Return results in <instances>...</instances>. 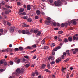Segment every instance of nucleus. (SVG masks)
<instances>
[{
    "label": "nucleus",
    "mask_w": 78,
    "mask_h": 78,
    "mask_svg": "<svg viewBox=\"0 0 78 78\" xmlns=\"http://www.w3.org/2000/svg\"><path fill=\"white\" fill-rule=\"evenodd\" d=\"M24 71V69L22 68L20 69V68H17L16 70V72H13V75L15 74L16 76L18 75V74H20L21 73H23Z\"/></svg>",
    "instance_id": "obj_1"
},
{
    "label": "nucleus",
    "mask_w": 78,
    "mask_h": 78,
    "mask_svg": "<svg viewBox=\"0 0 78 78\" xmlns=\"http://www.w3.org/2000/svg\"><path fill=\"white\" fill-rule=\"evenodd\" d=\"M54 3L55 6H61L62 3L60 0H58L57 2L55 1Z\"/></svg>",
    "instance_id": "obj_2"
},
{
    "label": "nucleus",
    "mask_w": 78,
    "mask_h": 78,
    "mask_svg": "<svg viewBox=\"0 0 78 78\" xmlns=\"http://www.w3.org/2000/svg\"><path fill=\"white\" fill-rule=\"evenodd\" d=\"M68 24L69 26L70 25L71 23L73 24L74 25H76V22L75 20H71L70 21H69L68 22Z\"/></svg>",
    "instance_id": "obj_3"
},
{
    "label": "nucleus",
    "mask_w": 78,
    "mask_h": 78,
    "mask_svg": "<svg viewBox=\"0 0 78 78\" xmlns=\"http://www.w3.org/2000/svg\"><path fill=\"white\" fill-rule=\"evenodd\" d=\"M75 36H73V41H74V40H76L77 41L78 40V34H76Z\"/></svg>",
    "instance_id": "obj_4"
},
{
    "label": "nucleus",
    "mask_w": 78,
    "mask_h": 78,
    "mask_svg": "<svg viewBox=\"0 0 78 78\" xmlns=\"http://www.w3.org/2000/svg\"><path fill=\"white\" fill-rule=\"evenodd\" d=\"M14 29L15 27H13L10 29V32H11V33L13 32L14 31Z\"/></svg>",
    "instance_id": "obj_5"
},
{
    "label": "nucleus",
    "mask_w": 78,
    "mask_h": 78,
    "mask_svg": "<svg viewBox=\"0 0 78 78\" xmlns=\"http://www.w3.org/2000/svg\"><path fill=\"white\" fill-rule=\"evenodd\" d=\"M69 42V40L67 38H65L63 40L62 42L64 43H68Z\"/></svg>",
    "instance_id": "obj_6"
},
{
    "label": "nucleus",
    "mask_w": 78,
    "mask_h": 78,
    "mask_svg": "<svg viewBox=\"0 0 78 78\" xmlns=\"http://www.w3.org/2000/svg\"><path fill=\"white\" fill-rule=\"evenodd\" d=\"M36 14L38 16H39L41 14V12L38 10H37L36 11Z\"/></svg>",
    "instance_id": "obj_7"
},
{
    "label": "nucleus",
    "mask_w": 78,
    "mask_h": 78,
    "mask_svg": "<svg viewBox=\"0 0 78 78\" xmlns=\"http://www.w3.org/2000/svg\"><path fill=\"white\" fill-rule=\"evenodd\" d=\"M31 9V6L30 5H27V10H30Z\"/></svg>",
    "instance_id": "obj_8"
},
{
    "label": "nucleus",
    "mask_w": 78,
    "mask_h": 78,
    "mask_svg": "<svg viewBox=\"0 0 78 78\" xmlns=\"http://www.w3.org/2000/svg\"><path fill=\"white\" fill-rule=\"evenodd\" d=\"M68 39L69 40V41L70 42H71L72 41L73 38L72 37H69Z\"/></svg>",
    "instance_id": "obj_9"
},
{
    "label": "nucleus",
    "mask_w": 78,
    "mask_h": 78,
    "mask_svg": "<svg viewBox=\"0 0 78 78\" xmlns=\"http://www.w3.org/2000/svg\"><path fill=\"white\" fill-rule=\"evenodd\" d=\"M66 54H67L69 56H70L71 55L69 50H66Z\"/></svg>",
    "instance_id": "obj_10"
},
{
    "label": "nucleus",
    "mask_w": 78,
    "mask_h": 78,
    "mask_svg": "<svg viewBox=\"0 0 78 78\" xmlns=\"http://www.w3.org/2000/svg\"><path fill=\"white\" fill-rule=\"evenodd\" d=\"M51 22V21H48L47 20H46L45 22V23L46 25H49V23H50Z\"/></svg>",
    "instance_id": "obj_11"
},
{
    "label": "nucleus",
    "mask_w": 78,
    "mask_h": 78,
    "mask_svg": "<svg viewBox=\"0 0 78 78\" xmlns=\"http://www.w3.org/2000/svg\"><path fill=\"white\" fill-rule=\"evenodd\" d=\"M45 66H46V65H45L44 64H43L41 66V69H43L45 68Z\"/></svg>",
    "instance_id": "obj_12"
},
{
    "label": "nucleus",
    "mask_w": 78,
    "mask_h": 78,
    "mask_svg": "<svg viewBox=\"0 0 78 78\" xmlns=\"http://www.w3.org/2000/svg\"><path fill=\"white\" fill-rule=\"evenodd\" d=\"M24 9H23L22 8L20 9L19 10V12L20 13L23 12H24Z\"/></svg>",
    "instance_id": "obj_13"
},
{
    "label": "nucleus",
    "mask_w": 78,
    "mask_h": 78,
    "mask_svg": "<svg viewBox=\"0 0 78 78\" xmlns=\"http://www.w3.org/2000/svg\"><path fill=\"white\" fill-rule=\"evenodd\" d=\"M61 61V60L60 59L58 58L56 59V62L57 63H58L59 62V61Z\"/></svg>",
    "instance_id": "obj_14"
},
{
    "label": "nucleus",
    "mask_w": 78,
    "mask_h": 78,
    "mask_svg": "<svg viewBox=\"0 0 78 78\" xmlns=\"http://www.w3.org/2000/svg\"><path fill=\"white\" fill-rule=\"evenodd\" d=\"M26 48L29 49L31 50L33 49V48L32 47H31V46H27L26 47Z\"/></svg>",
    "instance_id": "obj_15"
},
{
    "label": "nucleus",
    "mask_w": 78,
    "mask_h": 78,
    "mask_svg": "<svg viewBox=\"0 0 78 78\" xmlns=\"http://www.w3.org/2000/svg\"><path fill=\"white\" fill-rule=\"evenodd\" d=\"M18 48L19 50L21 51H22L23 49V47L22 46H20V47H19Z\"/></svg>",
    "instance_id": "obj_16"
},
{
    "label": "nucleus",
    "mask_w": 78,
    "mask_h": 78,
    "mask_svg": "<svg viewBox=\"0 0 78 78\" xmlns=\"http://www.w3.org/2000/svg\"><path fill=\"white\" fill-rule=\"evenodd\" d=\"M55 45V43H51L50 44V46L52 47H53Z\"/></svg>",
    "instance_id": "obj_17"
},
{
    "label": "nucleus",
    "mask_w": 78,
    "mask_h": 78,
    "mask_svg": "<svg viewBox=\"0 0 78 78\" xmlns=\"http://www.w3.org/2000/svg\"><path fill=\"white\" fill-rule=\"evenodd\" d=\"M45 38H44L41 41V43L42 44H43L45 43Z\"/></svg>",
    "instance_id": "obj_18"
},
{
    "label": "nucleus",
    "mask_w": 78,
    "mask_h": 78,
    "mask_svg": "<svg viewBox=\"0 0 78 78\" xmlns=\"http://www.w3.org/2000/svg\"><path fill=\"white\" fill-rule=\"evenodd\" d=\"M20 59H18L17 60L16 63L17 64H19L20 62Z\"/></svg>",
    "instance_id": "obj_19"
},
{
    "label": "nucleus",
    "mask_w": 78,
    "mask_h": 78,
    "mask_svg": "<svg viewBox=\"0 0 78 78\" xmlns=\"http://www.w3.org/2000/svg\"><path fill=\"white\" fill-rule=\"evenodd\" d=\"M72 50L73 51V50H75V51L76 52H78V48H76L75 49H72Z\"/></svg>",
    "instance_id": "obj_20"
},
{
    "label": "nucleus",
    "mask_w": 78,
    "mask_h": 78,
    "mask_svg": "<svg viewBox=\"0 0 78 78\" xmlns=\"http://www.w3.org/2000/svg\"><path fill=\"white\" fill-rule=\"evenodd\" d=\"M49 48V46H44V50H47Z\"/></svg>",
    "instance_id": "obj_21"
},
{
    "label": "nucleus",
    "mask_w": 78,
    "mask_h": 78,
    "mask_svg": "<svg viewBox=\"0 0 78 78\" xmlns=\"http://www.w3.org/2000/svg\"><path fill=\"white\" fill-rule=\"evenodd\" d=\"M47 66V67H48V69L50 68V63L49 62H48V63Z\"/></svg>",
    "instance_id": "obj_22"
},
{
    "label": "nucleus",
    "mask_w": 78,
    "mask_h": 78,
    "mask_svg": "<svg viewBox=\"0 0 78 78\" xmlns=\"http://www.w3.org/2000/svg\"><path fill=\"white\" fill-rule=\"evenodd\" d=\"M46 20H48V21H50L51 20V19L50 18V17H47L46 18Z\"/></svg>",
    "instance_id": "obj_23"
},
{
    "label": "nucleus",
    "mask_w": 78,
    "mask_h": 78,
    "mask_svg": "<svg viewBox=\"0 0 78 78\" xmlns=\"http://www.w3.org/2000/svg\"><path fill=\"white\" fill-rule=\"evenodd\" d=\"M11 48H7V49H6V52H7L9 51H10Z\"/></svg>",
    "instance_id": "obj_24"
},
{
    "label": "nucleus",
    "mask_w": 78,
    "mask_h": 78,
    "mask_svg": "<svg viewBox=\"0 0 78 78\" xmlns=\"http://www.w3.org/2000/svg\"><path fill=\"white\" fill-rule=\"evenodd\" d=\"M29 22H31L32 21V20L31 18H29L27 20Z\"/></svg>",
    "instance_id": "obj_25"
},
{
    "label": "nucleus",
    "mask_w": 78,
    "mask_h": 78,
    "mask_svg": "<svg viewBox=\"0 0 78 78\" xmlns=\"http://www.w3.org/2000/svg\"><path fill=\"white\" fill-rule=\"evenodd\" d=\"M34 32L35 33H37L38 32V30H34Z\"/></svg>",
    "instance_id": "obj_26"
},
{
    "label": "nucleus",
    "mask_w": 78,
    "mask_h": 78,
    "mask_svg": "<svg viewBox=\"0 0 78 78\" xmlns=\"http://www.w3.org/2000/svg\"><path fill=\"white\" fill-rule=\"evenodd\" d=\"M22 33L23 34H26V31L25 30H22Z\"/></svg>",
    "instance_id": "obj_27"
},
{
    "label": "nucleus",
    "mask_w": 78,
    "mask_h": 78,
    "mask_svg": "<svg viewBox=\"0 0 78 78\" xmlns=\"http://www.w3.org/2000/svg\"><path fill=\"white\" fill-rule=\"evenodd\" d=\"M55 61H54L51 62H50V64H51V65L54 64H55Z\"/></svg>",
    "instance_id": "obj_28"
},
{
    "label": "nucleus",
    "mask_w": 78,
    "mask_h": 78,
    "mask_svg": "<svg viewBox=\"0 0 78 78\" xmlns=\"http://www.w3.org/2000/svg\"><path fill=\"white\" fill-rule=\"evenodd\" d=\"M24 57H25V58L27 59L28 60H29V58H30L29 57H28V56H24Z\"/></svg>",
    "instance_id": "obj_29"
},
{
    "label": "nucleus",
    "mask_w": 78,
    "mask_h": 78,
    "mask_svg": "<svg viewBox=\"0 0 78 78\" xmlns=\"http://www.w3.org/2000/svg\"><path fill=\"white\" fill-rule=\"evenodd\" d=\"M41 34V31H38L37 33V35L38 36H39Z\"/></svg>",
    "instance_id": "obj_30"
},
{
    "label": "nucleus",
    "mask_w": 78,
    "mask_h": 78,
    "mask_svg": "<svg viewBox=\"0 0 78 78\" xmlns=\"http://www.w3.org/2000/svg\"><path fill=\"white\" fill-rule=\"evenodd\" d=\"M26 25L24 23H23L22 25V27L23 28H24V27H26Z\"/></svg>",
    "instance_id": "obj_31"
},
{
    "label": "nucleus",
    "mask_w": 78,
    "mask_h": 78,
    "mask_svg": "<svg viewBox=\"0 0 78 78\" xmlns=\"http://www.w3.org/2000/svg\"><path fill=\"white\" fill-rule=\"evenodd\" d=\"M14 50L16 51H19V48H15Z\"/></svg>",
    "instance_id": "obj_32"
},
{
    "label": "nucleus",
    "mask_w": 78,
    "mask_h": 78,
    "mask_svg": "<svg viewBox=\"0 0 78 78\" xmlns=\"http://www.w3.org/2000/svg\"><path fill=\"white\" fill-rule=\"evenodd\" d=\"M7 25L9 26H11V24L9 22H7Z\"/></svg>",
    "instance_id": "obj_33"
},
{
    "label": "nucleus",
    "mask_w": 78,
    "mask_h": 78,
    "mask_svg": "<svg viewBox=\"0 0 78 78\" xmlns=\"http://www.w3.org/2000/svg\"><path fill=\"white\" fill-rule=\"evenodd\" d=\"M69 59H70L69 58H67L66 60H65L64 61V62H67L68 61H69Z\"/></svg>",
    "instance_id": "obj_34"
},
{
    "label": "nucleus",
    "mask_w": 78,
    "mask_h": 78,
    "mask_svg": "<svg viewBox=\"0 0 78 78\" xmlns=\"http://www.w3.org/2000/svg\"><path fill=\"white\" fill-rule=\"evenodd\" d=\"M2 10H3V11H4V10H5V11H7V9L6 8L3 7L2 8Z\"/></svg>",
    "instance_id": "obj_35"
},
{
    "label": "nucleus",
    "mask_w": 78,
    "mask_h": 78,
    "mask_svg": "<svg viewBox=\"0 0 78 78\" xmlns=\"http://www.w3.org/2000/svg\"><path fill=\"white\" fill-rule=\"evenodd\" d=\"M65 26V24L63 23H62L61 24V27H63Z\"/></svg>",
    "instance_id": "obj_36"
},
{
    "label": "nucleus",
    "mask_w": 78,
    "mask_h": 78,
    "mask_svg": "<svg viewBox=\"0 0 78 78\" xmlns=\"http://www.w3.org/2000/svg\"><path fill=\"white\" fill-rule=\"evenodd\" d=\"M44 71H46V72H49V73H51V72L48 69H46L44 70Z\"/></svg>",
    "instance_id": "obj_37"
},
{
    "label": "nucleus",
    "mask_w": 78,
    "mask_h": 78,
    "mask_svg": "<svg viewBox=\"0 0 78 78\" xmlns=\"http://www.w3.org/2000/svg\"><path fill=\"white\" fill-rule=\"evenodd\" d=\"M0 63L1 64H3L4 63V62H3V60H1L0 61Z\"/></svg>",
    "instance_id": "obj_38"
},
{
    "label": "nucleus",
    "mask_w": 78,
    "mask_h": 78,
    "mask_svg": "<svg viewBox=\"0 0 78 78\" xmlns=\"http://www.w3.org/2000/svg\"><path fill=\"white\" fill-rule=\"evenodd\" d=\"M63 33V31H60L58 32V34H62Z\"/></svg>",
    "instance_id": "obj_39"
},
{
    "label": "nucleus",
    "mask_w": 78,
    "mask_h": 78,
    "mask_svg": "<svg viewBox=\"0 0 78 78\" xmlns=\"http://www.w3.org/2000/svg\"><path fill=\"white\" fill-rule=\"evenodd\" d=\"M28 18V17L27 16H25L23 17V19L24 20H27Z\"/></svg>",
    "instance_id": "obj_40"
},
{
    "label": "nucleus",
    "mask_w": 78,
    "mask_h": 78,
    "mask_svg": "<svg viewBox=\"0 0 78 78\" xmlns=\"http://www.w3.org/2000/svg\"><path fill=\"white\" fill-rule=\"evenodd\" d=\"M25 66L27 68H28L30 66V65L29 64H26L25 65Z\"/></svg>",
    "instance_id": "obj_41"
},
{
    "label": "nucleus",
    "mask_w": 78,
    "mask_h": 78,
    "mask_svg": "<svg viewBox=\"0 0 78 78\" xmlns=\"http://www.w3.org/2000/svg\"><path fill=\"white\" fill-rule=\"evenodd\" d=\"M39 19V16L37 15L35 17V19L36 20H38Z\"/></svg>",
    "instance_id": "obj_42"
},
{
    "label": "nucleus",
    "mask_w": 78,
    "mask_h": 78,
    "mask_svg": "<svg viewBox=\"0 0 78 78\" xmlns=\"http://www.w3.org/2000/svg\"><path fill=\"white\" fill-rule=\"evenodd\" d=\"M58 50L57 48H55L54 49H53V51H57Z\"/></svg>",
    "instance_id": "obj_43"
},
{
    "label": "nucleus",
    "mask_w": 78,
    "mask_h": 78,
    "mask_svg": "<svg viewBox=\"0 0 78 78\" xmlns=\"http://www.w3.org/2000/svg\"><path fill=\"white\" fill-rule=\"evenodd\" d=\"M69 73L68 72L67 73V75L66 76V78H68L69 77Z\"/></svg>",
    "instance_id": "obj_44"
},
{
    "label": "nucleus",
    "mask_w": 78,
    "mask_h": 78,
    "mask_svg": "<svg viewBox=\"0 0 78 78\" xmlns=\"http://www.w3.org/2000/svg\"><path fill=\"white\" fill-rule=\"evenodd\" d=\"M57 49H59L61 48V47L60 46H57L56 47Z\"/></svg>",
    "instance_id": "obj_45"
},
{
    "label": "nucleus",
    "mask_w": 78,
    "mask_h": 78,
    "mask_svg": "<svg viewBox=\"0 0 78 78\" xmlns=\"http://www.w3.org/2000/svg\"><path fill=\"white\" fill-rule=\"evenodd\" d=\"M35 73L36 75H38V72L37 71H35Z\"/></svg>",
    "instance_id": "obj_46"
},
{
    "label": "nucleus",
    "mask_w": 78,
    "mask_h": 78,
    "mask_svg": "<svg viewBox=\"0 0 78 78\" xmlns=\"http://www.w3.org/2000/svg\"><path fill=\"white\" fill-rule=\"evenodd\" d=\"M17 4L18 5H20L21 4V3L20 2H18L17 3Z\"/></svg>",
    "instance_id": "obj_47"
},
{
    "label": "nucleus",
    "mask_w": 78,
    "mask_h": 78,
    "mask_svg": "<svg viewBox=\"0 0 78 78\" xmlns=\"http://www.w3.org/2000/svg\"><path fill=\"white\" fill-rule=\"evenodd\" d=\"M53 25L54 26H56V24L55 22L53 23Z\"/></svg>",
    "instance_id": "obj_48"
},
{
    "label": "nucleus",
    "mask_w": 78,
    "mask_h": 78,
    "mask_svg": "<svg viewBox=\"0 0 78 78\" xmlns=\"http://www.w3.org/2000/svg\"><path fill=\"white\" fill-rule=\"evenodd\" d=\"M64 55H62L60 57L61 59H63L64 58Z\"/></svg>",
    "instance_id": "obj_49"
},
{
    "label": "nucleus",
    "mask_w": 78,
    "mask_h": 78,
    "mask_svg": "<svg viewBox=\"0 0 78 78\" xmlns=\"http://www.w3.org/2000/svg\"><path fill=\"white\" fill-rule=\"evenodd\" d=\"M0 32L1 33H3V30L2 29H0Z\"/></svg>",
    "instance_id": "obj_50"
},
{
    "label": "nucleus",
    "mask_w": 78,
    "mask_h": 78,
    "mask_svg": "<svg viewBox=\"0 0 78 78\" xmlns=\"http://www.w3.org/2000/svg\"><path fill=\"white\" fill-rule=\"evenodd\" d=\"M65 26H66V28L67 27L68 23H65Z\"/></svg>",
    "instance_id": "obj_51"
},
{
    "label": "nucleus",
    "mask_w": 78,
    "mask_h": 78,
    "mask_svg": "<svg viewBox=\"0 0 78 78\" xmlns=\"http://www.w3.org/2000/svg\"><path fill=\"white\" fill-rule=\"evenodd\" d=\"M10 64L11 65H12L13 64V62L12 61L10 62Z\"/></svg>",
    "instance_id": "obj_52"
},
{
    "label": "nucleus",
    "mask_w": 78,
    "mask_h": 78,
    "mask_svg": "<svg viewBox=\"0 0 78 78\" xmlns=\"http://www.w3.org/2000/svg\"><path fill=\"white\" fill-rule=\"evenodd\" d=\"M62 72H63L64 71H65V69H64V68L63 67H62Z\"/></svg>",
    "instance_id": "obj_53"
},
{
    "label": "nucleus",
    "mask_w": 78,
    "mask_h": 78,
    "mask_svg": "<svg viewBox=\"0 0 78 78\" xmlns=\"http://www.w3.org/2000/svg\"><path fill=\"white\" fill-rule=\"evenodd\" d=\"M5 6L7 8H10V6H9V5H5Z\"/></svg>",
    "instance_id": "obj_54"
},
{
    "label": "nucleus",
    "mask_w": 78,
    "mask_h": 78,
    "mask_svg": "<svg viewBox=\"0 0 78 78\" xmlns=\"http://www.w3.org/2000/svg\"><path fill=\"white\" fill-rule=\"evenodd\" d=\"M35 75V73L34 72L32 73V76H34Z\"/></svg>",
    "instance_id": "obj_55"
},
{
    "label": "nucleus",
    "mask_w": 78,
    "mask_h": 78,
    "mask_svg": "<svg viewBox=\"0 0 78 78\" xmlns=\"http://www.w3.org/2000/svg\"><path fill=\"white\" fill-rule=\"evenodd\" d=\"M26 13L25 12H23V13H21V14L22 15H26Z\"/></svg>",
    "instance_id": "obj_56"
},
{
    "label": "nucleus",
    "mask_w": 78,
    "mask_h": 78,
    "mask_svg": "<svg viewBox=\"0 0 78 78\" xmlns=\"http://www.w3.org/2000/svg\"><path fill=\"white\" fill-rule=\"evenodd\" d=\"M51 59L52 60H53L54 59V58H53V56H51Z\"/></svg>",
    "instance_id": "obj_57"
},
{
    "label": "nucleus",
    "mask_w": 78,
    "mask_h": 78,
    "mask_svg": "<svg viewBox=\"0 0 78 78\" xmlns=\"http://www.w3.org/2000/svg\"><path fill=\"white\" fill-rule=\"evenodd\" d=\"M37 47V46L36 45V44H34L33 46H32V47H34V48H36Z\"/></svg>",
    "instance_id": "obj_58"
},
{
    "label": "nucleus",
    "mask_w": 78,
    "mask_h": 78,
    "mask_svg": "<svg viewBox=\"0 0 78 78\" xmlns=\"http://www.w3.org/2000/svg\"><path fill=\"white\" fill-rule=\"evenodd\" d=\"M7 62H5L4 63V66H6L7 65Z\"/></svg>",
    "instance_id": "obj_59"
},
{
    "label": "nucleus",
    "mask_w": 78,
    "mask_h": 78,
    "mask_svg": "<svg viewBox=\"0 0 78 78\" xmlns=\"http://www.w3.org/2000/svg\"><path fill=\"white\" fill-rule=\"evenodd\" d=\"M54 30H58V29L57 28H54Z\"/></svg>",
    "instance_id": "obj_60"
},
{
    "label": "nucleus",
    "mask_w": 78,
    "mask_h": 78,
    "mask_svg": "<svg viewBox=\"0 0 78 78\" xmlns=\"http://www.w3.org/2000/svg\"><path fill=\"white\" fill-rule=\"evenodd\" d=\"M2 52H6V50H2Z\"/></svg>",
    "instance_id": "obj_61"
},
{
    "label": "nucleus",
    "mask_w": 78,
    "mask_h": 78,
    "mask_svg": "<svg viewBox=\"0 0 78 78\" xmlns=\"http://www.w3.org/2000/svg\"><path fill=\"white\" fill-rule=\"evenodd\" d=\"M36 50H34V51H32L31 52V53H34V52H35L36 51Z\"/></svg>",
    "instance_id": "obj_62"
},
{
    "label": "nucleus",
    "mask_w": 78,
    "mask_h": 78,
    "mask_svg": "<svg viewBox=\"0 0 78 78\" xmlns=\"http://www.w3.org/2000/svg\"><path fill=\"white\" fill-rule=\"evenodd\" d=\"M49 2L50 3H52L53 2V1L52 0H49Z\"/></svg>",
    "instance_id": "obj_63"
},
{
    "label": "nucleus",
    "mask_w": 78,
    "mask_h": 78,
    "mask_svg": "<svg viewBox=\"0 0 78 78\" xmlns=\"http://www.w3.org/2000/svg\"><path fill=\"white\" fill-rule=\"evenodd\" d=\"M63 54L64 55L66 56V55L67 54H66V53L64 52L63 53Z\"/></svg>",
    "instance_id": "obj_64"
}]
</instances>
